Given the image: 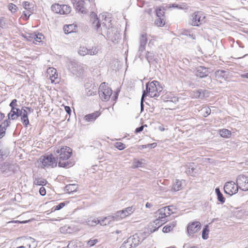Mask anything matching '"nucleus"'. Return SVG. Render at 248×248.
<instances>
[{"instance_id":"nucleus-5","label":"nucleus","mask_w":248,"mask_h":248,"mask_svg":"<svg viewBox=\"0 0 248 248\" xmlns=\"http://www.w3.org/2000/svg\"><path fill=\"white\" fill-rule=\"evenodd\" d=\"M40 161L42 163L43 168L51 167V168L56 167L57 166L58 161L52 154L46 155L43 156V158H40Z\"/></svg>"},{"instance_id":"nucleus-60","label":"nucleus","mask_w":248,"mask_h":248,"mask_svg":"<svg viewBox=\"0 0 248 248\" xmlns=\"http://www.w3.org/2000/svg\"><path fill=\"white\" fill-rule=\"evenodd\" d=\"M109 217H106L104 218V219H103L102 220H100L99 223L100 224V225H102V226H104V225H106L108 224H109V221H108L107 222H106V220L108 219H109Z\"/></svg>"},{"instance_id":"nucleus-37","label":"nucleus","mask_w":248,"mask_h":248,"mask_svg":"<svg viewBox=\"0 0 248 248\" xmlns=\"http://www.w3.org/2000/svg\"><path fill=\"white\" fill-rule=\"evenodd\" d=\"M156 146H157V143L155 142H154L152 143L147 144L146 145H138V149L139 150H142V149L146 148L153 149V148H155Z\"/></svg>"},{"instance_id":"nucleus-12","label":"nucleus","mask_w":248,"mask_h":248,"mask_svg":"<svg viewBox=\"0 0 248 248\" xmlns=\"http://www.w3.org/2000/svg\"><path fill=\"white\" fill-rule=\"evenodd\" d=\"M185 172L187 175L194 176L198 173L197 166L194 163L190 162L186 166Z\"/></svg>"},{"instance_id":"nucleus-62","label":"nucleus","mask_w":248,"mask_h":248,"mask_svg":"<svg viewBox=\"0 0 248 248\" xmlns=\"http://www.w3.org/2000/svg\"><path fill=\"white\" fill-rule=\"evenodd\" d=\"M96 89H95V91H93L92 90H89L88 91H86V94L88 96H92L95 94V93H96Z\"/></svg>"},{"instance_id":"nucleus-8","label":"nucleus","mask_w":248,"mask_h":248,"mask_svg":"<svg viewBox=\"0 0 248 248\" xmlns=\"http://www.w3.org/2000/svg\"><path fill=\"white\" fill-rule=\"evenodd\" d=\"M209 73V68L202 66H198L194 72V74L196 76L200 78H206V82L209 84L212 82L211 77L208 76Z\"/></svg>"},{"instance_id":"nucleus-30","label":"nucleus","mask_w":248,"mask_h":248,"mask_svg":"<svg viewBox=\"0 0 248 248\" xmlns=\"http://www.w3.org/2000/svg\"><path fill=\"white\" fill-rule=\"evenodd\" d=\"M166 9L159 7L155 9V14L157 17H165V13Z\"/></svg>"},{"instance_id":"nucleus-50","label":"nucleus","mask_w":248,"mask_h":248,"mask_svg":"<svg viewBox=\"0 0 248 248\" xmlns=\"http://www.w3.org/2000/svg\"><path fill=\"white\" fill-rule=\"evenodd\" d=\"M17 8V7L13 3H10L8 5L9 10L13 13L16 12Z\"/></svg>"},{"instance_id":"nucleus-64","label":"nucleus","mask_w":248,"mask_h":248,"mask_svg":"<svg viewBox=\"0 0 248 248\" xmlns=\"http://www.w3.org/2000/svg\"><path fill=\"white\" fill-rule=\"evenodd\" d=\"M39 193L41 196H45L46 194V190L45 187H40L39 189Z\"/></svg>"},{"instance_id":"nucleus-47","label":"nucleus","mask_w":248,"mask_h":248,"mask_svg":"<svg viewBox=\"0 0 248 248\" xmlns=\"http://www.w3.org/2000/svg\"><path fill=\"white\" fill-rule=\"evenodd\" d=\"M115 147L119 150H123L126 148L125 145L122 142H117L115 144Z\"/></svg>"},{"instance_id":"nucleus-52","label":"nucleus","mask_w":248,"mask_h":248,"mask_svg":"<svg viewBox=\"0 0 248 248\" xmlns=\"http://www.w3.org/2000/svg\"><path fill=\"white\" fill-rule=\"evenodd\" d=\"M143 163L140 160H135L133 163V168H137L139 167H142Z\"/></svg>"},{"instance_id":"nucleus-48","label":"nucleus","mask_w":248,"mask_h":248,"mask_svg":"<svg viewBox=\"0 0 248 248\" xmlns=\"http://www.w3.org/2000/svg\"><path fill=\"white\" fill-rule=\"evenodd\" d=\"M98 53V49L96 47H93L91 49H88V54L90 55H96Z\"/></svg>"},{"instance_id":"nucleus-22","label":"nucleus","mask_w":248,"mask_h":248,"mask_svg":"<svg viewBox=\"0 0 248 248\" xmlns=\"http://www.w3.org/2000/svg\"><path fill=\"white\" fill-rule=\"evenodd\" d=\"M100 113L98 111H96L93 113L88 114L84 116V119L87 122L94 121L99 115Z\"/></svg>"},{"instance_id":"nucleus-26","label":"nucleus","mask_w":248,"mask_h":248,"mask_svg":"<svg viewBox=\"0 0 248 248\" xmlns=\"http://www.w3.org/2000/svg\"><path fill=\"white\" fill-rule=\"evenodd\" d=\"M18 118L17 115L16 111H10L7 114V118L4 120L5 122L7 121L9 124H11V120H16Z\"/></svg>"},{"instance_id":"nucleus-6","label":"nucleus","mask_w":248,"mask_h":248,"mask_svg":"<svg viewBox=\"0 0 248 248\" xmlns=\"http://www.w3.org/2000/svg\"><path fill=\"white\" fill-rule=\"evenodd\" d=\"M16 243L17 245L25 246L27 247L26 248H36L37 246L35 240L30 236L18 237L16 240Z\"/></svg>"},{"instance_id":"nucleus-19","label":"nucleus","mask_w":248,"mask_h":248,"mask_svg":"<svg viewBox=\"0 0 248 248\" xmlns=\"http://www.w3.org/2000/svg\"><path fill=\"white\" fill-rule=\"evenodd\" d=\"M129 243L132 245L134 248L138 246L140 243V237L138 234H135L134 235L131 236L128 238Z\"/></svg>"},{"instance_id":"nucleus-24","label":"nucleus","mask_w":248,"mask_h":248,"mask_svg":"<svg viewBox=\"0 0 248 248\" xmlns=\"http://www.w3.org/2000/svg\"><path fill=\"white\" fill-rule=\"evenodd\" d=\"M241 187H223L225 193L232 196L237 193Z\"/></svg>"},{"instance_id":"nucleus-49","label":"nucleus","mask_w":248,"mask_h":248,"mask_svg":"<svg viewBox=\"0 0 248 248\" xmlns=\"http://www.w3.org/2000/svg\"><path fill=\"white\" fill-rule=\"evenodd\" d=\"M120 248H134L131 243H129L128 239L126 242H124Z\"/></svg>"},{"instance_id":"nucleus-53","label":"nucleus","mask_w":248,"mask_h":248,"mask_svg":"<svg viewBox=\"0 0 248 248\" xmlns=\"http://www.w3.org/2000/svg\"><path fill=\"white\" fill-rule=\"evenodd\" d=\"M183 185L185 184V180H181V181L176 179L175 183L172 186H182Z\"/></svg>"},{"instance_id":"nucleus-31","label":"nucleus","mask_w":248,"mask_h":248,"mask_svg":"<svg viewBox=\"0 0 248 248\" xmlns=\"http://www.w3.org/2000/svg\"><path fill=\"white\" fill-rule=\"evenodd\" d=\"M215 192L217 196V200L220 202L221 203H223L225 202V199L224 197L223 194L221 193L219 188L217 187L215 189Z\"/></svg>"},{"instance_id":"nucleus-27","label":"nucleus","mask_w":248,"mask_h":248,"mask_svg":"<svg viewBox=\"0 0 248 248\" xmlns=\"http://www.w3.org/2000/svg\"><path fill=\"white\" fill-rule=\"evenodd\" d=\"M9 154L8 148H4L0 146V160H3L6 158Z\"/></svg>"},{"instance_id":"nucleus-25","label":"nucleus","mask_w":248,"mask_h":248,"mask_svg":"<svg viewBox=\"0 0 248 248\" xmlns=\"http://www.w3.org/2000/svg\"><path fill=\"white\" fill-rule=\"evenodd\" d=\"M146 59L150 64L153 63V62H155V63L158 62V60L155 58V54L153 52L147 51Z\"/></svg>"},{"instance_id":"nucleus-21","label":"nucleus","mask_w":248,"mask_h":248,"mask_svg":"<svg viewBox=\"0 0 248 248\" xmlns=\"http://www.w3.org/2000/svg\"><path fill=\"white\" fill-rule=\"evenodd\" d=\"M10 126L7 121H4L0 124V139H2L5 136L7 128Z\"/></svg>"},{"instance_id":"nucleus-46","label":"nucleus","mask_w":248,"mask_h":248,"mask_svg":"<svg viewBox=\"0 0 248 248\" xmlns=\"http://www.w3.org/2000/svg\"><path fill=\"white\" fill-rule=\"evenodd\" d=\"M78 53L79 55L82 56L88 55V48L84 46L80 47L78 51Z\"/></svg>"},{"instance_id":"nucleus-41","label":"nucleus","mask_w":248,"mask_h":248,"mask_svg":"<svg viewBox=\"0 0 248 248\" xmlns=\"http://www.w3.org/2000/svg\"><path fill=\"white\" fill-rule=\"evenodd\" d=\"M209 231L208 226H205L202 231V238L203 239L206 240L208 238Z\"/></svg>"},{"instance_id":"nucleus-55","label":"nucleus","mask_w":248,"mask_h":248,"mask_svg":"<svg viewBox=\"0 0 248 248\" xmlns=\"http://www.w3.org/2000/svg\"><path fill=\"white\" fill-rule=\"evenodd\" d=\"M185 5H179L176 3H172L171 4L170 7H172L174 8H177L179 9H185Z\"/></svg>"},{"instance_id":"nucleus-16","label":"nucleus","mask_w":248,"mask_h":248,"mask_svg":"<svg viewBox=\"0 0 248 248\" xmlns=\"http://www.w3.org/2000/svg\"><path fill=\"white\" fill-rule=\"evenodd\" d=\"M85 2L82 0H75L74 6L77 11L82 14H85L87 10L84 7Z\"/></svg>"},{"instance_id":"nucleus-28","label":"nucleus","mask_w":248,"mask_h":248,"mask_svg":"<svg viewBox=\"0 0 248 248\" xmlns=\"http://www.w3.org/2000/svg\"><path fill=\"white\" fill-rule=\"evenodd\" d=\"M34 185L39 186H45L48 184L47 181L42 177L36 178L33 182Z\"/></svg>"},{"instance_id":"nucleus-57","label":"nucleus","mask_w":248,"mask_h":248,"mask_svg":"<svg viewBox=\"0 0 248 248\" xmlns=\"http://www.w3.org/2000/svg\"><path fill=\"white\" fill-rule=\"evenodd\" d=\"M173 207V205H171L163 207L164 208H165V212H166L168 216H169L170 215V212H171V213H173V212H172V209L170 208L171 207Z\"/></svg>"},{"instance_id":"nucleus-10","label":"nucleus","mask_w":248,"mask_h":248,"mask_svg":"<svg viewBox=\"0 0 248 248\" xmlns=\"http://www.w3.org/2000/svg\"><path fill=\"white\" fill-rule=\"evenodd\" d=\"M201 225L199 221H194L188 223L187 226V233L190 236L197 232L201 228Z\"/></svg>"},{"instance_id":"nucleus-23","label":"nucleus","mask_w":248,"mask_h":248,"mask_svg":"<svg viewBox=\"0 0 248 248\" xmlns=\"http://www.w3.org/2000/svg\"><path fill=\"white\" fill-rule=\"evenodd\" d=\"M77 25L72 24L65 25L63 27V31L65 34H69L72 32H76Z\"/></svg>"},{"instance_id":"nucleus-59","label":"nucleus","mask_w":248,"mask_h":248,"mask_svg":"<svg viewBox=\"0 0 248 248\" xmlns=\"http://www.w3.org/2000/svg\"><path fill=\"white\" fill-rule=\"evenodd\" d=\"M150 94L151 93L147 87L145 88V90H143L142 95L143 96V97H146L148 95L150 96Z\"/></svg>"},{"instance_id":"nucleus-9","label":"nucleus","mask_w":248,"mask_h":248,"mask_svg":"<svg viewBox=\"0 0 248 248\" xmlns=\"http://www.w3.org/2000/svg\"><path fill=\"white\" fill-rule=\"evenodd\" d=\"M51 10L60 15H66L70 13L71 7L66 4H60L59 3L53 4L51 6Z\"/></svg>"},{"instance_id":"nucleus-40","label":"nucleus","mask_w":248,"mask_h":248,"mask_svg":"<svg viewBox=\"0 0 248 248\" xmlns=\"http://www.w3.org/2000/svg\"><path fill=\"white\" fill-rule=\"evenodd\" d=\"M33 39L35 41L41 42L42 40L44 38V36L42 33H38L36 34L33 33Z\"/></svg>"},{"instance_id":"nucleus-32","label":"nucleus","mask_w":248,"mask_h":248,"mask_svg":"<svg viewBox=\"0 0 248 248\" xmlns=\"http://www.w3.org/2000/svg\"><path fill=\"white\" fill-rule=\"evenodd\" d=\"M219 134L222 138H228L231 137V132L227 129H222L219 130Z\"/></svg>"},{"instance_id":"nucleus-33","label":"nucleus","mask_w":248,"mask_h":248,"mask_svg":"<svg viewBox=\"0 0 248 248\" xmlns=\"http://www.w3.org/2000/svg\"><path fill=\"white\" fill-rule=\"evenodd\" d=\"M60 232L62 233H71L73 230L69 226L65 225L60 228Z\"/></svg>"},{"instance_id":"nucleus-20","label":"nucleus","mask_w":248,"mask_h":248,"mask_svg":"<svg viewBox=\"0 0 248 248\" xmlns=\"http://www.w3.org/2000/svg\"><path fill=\"white\" fill-rule=\"evenodd\" d=\"M90 16L92 20H93V25L94 29L96 30H98L101 27V24L99 21L96 14L95 13L92 12L91 13Z\"/></svg>"},{"instance_id":"nucleus-44","label":"nucleus","mask_w":248,"mask_h":248,"mask_svg":"<svg viewBox=\"0 0 248 248\" xmlns=\"http://www.w3.org/2000/svg\"><path fill=\"white\" fill-rule=\"evenodd\" d=\"M147 42V34H143L141 35L140 38V45H146Z\"/></svg>"},{"instance_id":"nucleus-54","label":"nucleus","mask_w":248,"mask_h":248,"mask_svg":"<svg viewBox=\"0 0 248 248\" xmlns=\"http://www.w3.org/2000/svg\"><path fill=\"white\" fill-rule=\"evenodd\" d=\"M22 36L28 41H31L33 39V33L28 34H22Z\"/></svg>"},{"instance_id":"nucleus-1","label":"nucleus","mask_w":248,"mask_h":248,"mask_svg":"<svg viewBox=\"0 0 248 248\" xmlns=\"http://www.w3.org/2000/svg\"><path fill=\"white\" fill-rule=\"evenodd\" d=\"M54 153L58 161L59 167L66 169L75 164L74 161L69 160L72 154V150L70 147L63 146L60 149H57Z\"/></svg>"},{"instance_id":"nucleus-61","label":"nucleus","mask_w":248,"mask_h":248,"mask_svg":"<svg viewBox=\"0 0 248 248\" xmlns=\"http://www.w3.org/2000/svg\"><path fill=\"white\" fill-rule=\"evenodd\" d=\"M172 228L171 226H165L163 227L162 231L164 232H170L171 230H172Z\"/></svg>"},{"instance_id":"nucleus-38","label":"nucleus","mask_w":248,"mask_h":248,"mask_svg":"<svg viewBox=\"0 0 248 248\" xmlns=\"http://www.w3.org/2000/svg\"><path fill=\"white\" fill-rule=\"evenodd\" d=\"M64 193H68L69 194H73L77 192V188H74V187H64L63 188Z\"/></svg>"},{"instance_id":"nucleus-51","label":"nucleus","mask_w":248,"mask_h":248,"mask_svg":"<svg viewBox=\"0 0 248 248\" xmlns=\"http://www.w3.org/2000/svg\"><path fill=\"white\" fill-rule=\"evenodd\" d=\"M32 5V4H31L28 1H24L23 3V7L27 10H30L31 8H33Z\"/></svg>"},{"instance_id":"nucleus-39","label":"nucleus","mask_w":248,"mask_h":248,"mask_svg":"<svg viewBox=\"0 0 248 248\" xmlns=\"http://www.w3.org/2000/svg\"><path fill=\"white\" fill-rule=\"evenodd\" d=\"M21 121L25 127H27L30 124L28 116L21 115Z\"/></svg>"},{"instance_id":"nucleus-4","label":"nucleus","mask_w":248,"mask_h":248,"mask_svg":"<svg viewBox=\"0 0 248 248\" xmlns=\"http://www.w3.org/2000/svg\"><path fill=\"white\" fill-rule=\"evenodd\" d=\"M98 93L103 101H108L112 93V91L105 82L102 83L98 89Z\"/></svg>"},{"instance_id":"nucleus-17","label":"nucleus","mask_w":248,"mask_h":248,"mask_svg":"<svg viewBox=\"0 0 248 248\" xmlns=\"http://www.w3.org/2000/svg\"><path fill=\"white\" fill-rule=\"evenodd\" d=\"M248 184V177L245 175H239L236 180V186H245Z\"/></svg>"},{"instance_id":"nucleus-45","label":"nucleus","mask_w":248,"mask_h":248,"mask_svg":"<svg viewBox=\"0 0 248 248\" xmlns=\"http://www.w3.org/2000/svg\"><path fill=\"white\" fill-rule=\"evenodd\" d=\"M66 205L65 202H62L56 206H54L52 208V211L60 210L62 209Z\"/></svg>"},{"instance_id":"nucleus-11","label":"nucleus","mask_w":248,"mask_h":248,"mask_svg":"<svg viewBox=\"0 0 248 248\" xmlns=\"http://www.w3.org/2000/svg\"><path fill=\"white\" fill-rule=\"evenodd\" d=\"M0 171L4 175L9 176L14 173V166L8 162H4L0 167Z\"/></svg>"},{"instance_id":"nucleus-3","label":"nucleus","mask_w":248,"mask_h":248,"mask_svg":"<svg viewBox=\"0 0 248 248\" xmlns=\"http://www.w3.org/2000/svg\"><path fill=\"white\" fill-rule=\"evenodd\" d=\"M145 87H147L150 91L151 97H158L160 92L162 91V87L159 82L156 80L147 83Z\"/></svg>"},{"instance_id":"nucleus-43","label":"nucleus","mask_w":248,"mask_h":248,"mask_svg":"<svg viewBox=\"0 0 248 248\" xmlns=\"http://www.w3.org/2000/svg\"><path fill=\"white\" fill-rule=\"evenodd\" d=\"M127 216L131 215L135 210V207L133 206L128 207L124 209Z\"/></svg>"},{"instance_id":"nucleus-14","label":"nucleus","mask_w":248,"mask_h":248,"mask_svg":"<svg viewBox=\"0 0 248 248\" xmlns=\"http://www.w3.org/2000/svg\"><path fill=\"white\" fill-rule=\"evenodd\" d=\"M107 37L113 42H117L120 37V34L119 32L115 31V29H111V31H107Z\"/></svg>"},{"instance_id":"nucleus-34","label":"nucleus","mask_w":248,"mask_h":248,"mask_svg":"<svg viewBox=\"0 0 248 248\" xmlns=\"http://www.w3.org/2000/svg\"><path fill=\"white\" fill-rule=\"evenodd\" d=\"M182 35L186 36L192 38L193 40L196 39V35L189 30H185L181 33Z\"/></svg>"},{"instance_id":"nucleus-15","label":"nucleus","mask_w":248,"mask_h":248,"mask_svg":"<svg viewBox=\"0 0 248 248\" xmlns=\"http://www.w3.org/2000/svg\"><path fill=\"white\" fill-rule=\"evenodd\" d=\"M156 214H158L159 216L158 217V218L155 219L154 222L155 223V224H157L159 223V222L161 221L162 222L161 223V224H164V222L165 221V218L166 217H168V215L165 212V208H161L158 210L157 212L156 213Z\"/></svg>"},{"instance_id":"nucleus-42","label":"nucleus","mask_w":248,"mask_h":248,"mask_svg":"<svg viewBox=\"0 0 248 248\" xmlns=\"http://www.w3.org/2000/svg\"><path fill=\"white\" fill-rule=\"evenodd\" d=\"M100 222V220L96 219V218H93V219H88V221L87 222V223L88 225L91 226H95L97 224H99Z\"/></svg>"},{"instance_id":"nucleus-2","label":"nucleus","mask_w":248,"mask_h":248,"mask_svg":"<svg viewBox=\"0 0 248 248\" xmlns=\"http://www.w3.org/2000/svg\"><path fill=\"white\" fill-rule=\"evenodd\" d=\"M205 16L202 11H196L189 16L188 24L199 27L205 23Z\"/></svg>"},{"instance_id":"nucleus-63","label":"nucleus","mask_w":248,"mask_h":248,"mask_svg":"<svg viewBox=\"0 0 248 248\" xmlns=\"http://www.w3.org/2000/svg\"><path fill=\"white\" fill-rule=\"evenodd\" d=\"M205 111L203 114V116L206 117L208 116L211 113V109L209 108H205Z\"/></svg>"},{"instance_id":"nucleus-58","label":"nucleus","mask_w":248,"mask_h":248,"mask_svg":"<svg viewBox=\"0 0 248 248\" xmlns=\"http://www.w3.org/2000/svg\"><path fill=\"white\" fill-rule=\"evenodd\" d=\"M144 127H147V125L144 124V125H141L139 127H137V128H136V129L135 130V133L136 134L140 133V132L143 131Z\"/></svg>"},{"instance_id":"nucleus-29","label":"nucleus","mask_w":248,"mask_h":248,"mask_svg":"<svg viewBox=\"0 0 248 248\" xmlns=\"http://www.w3.org/2000/svg\"><path fill=\"white\" fill-rule=\"evenodd\" d=\"M126 217H127V215L123 209L115 213L114 216H113L112 217L115 218L116 220H119L124 218Z\"/></svg>"},{"instance_id":"nucleus-13","label":"nucleus","mask_w":248,"mask_h":248,"mask_svg":"<svg viewBox=\"0 0 248 248\" xmlns=\"http://www.w3.org/2000/svg\"><path fill=\"white\" fill-rule=\"evenodd\" d=\"M229 72L223 70H218L215 72V76L217 81L222 82L228 78Z\"/></svg>"},{"instance_id":"nucleus-35","label":"nucleus","mask_w":248,"mask_h":248,"mask_svg":"<svg viewBox=\"0 0 248 248\" xmlns=\"http://www.w3.org/2000/svg\"><path fill=\"white\" fill-rule=\"evenodd\" d=\"M155 24L158 27H163L165 25V17H157L155 21Z\"/></svg>"},{"instance_id":"nucleus-56","label":"nucleus","mask_w":248,"mask_h":248,"mask_svg":"<svg viewBox=\"0 0 248 248\" xmlns=\"http://www.w3.org/2000/svg\"><path fill=\"white\" fill-rule=\"evenodd\" d=\"M98 242L97 239H90L88 241L87 244L90 247L93 246L95 244H96Z\"/></svg>"},{"instance_id":"nucleus-7","label":"nucleus","mask_w":248,"mask_h":248,"mask_svg":"<svg viewBox=\"0 0 248 248\" xmlns=\"http://www.w3.org/2000/svg\"><path fill=\"white\" fill-rule=\"evenodd\" d=\"M69 71L77 77L80 76L83 72L82 66L75 61H71L67 64Z\"/></svg>"},{"instance_id":"nucleus-18","label":"nucleus","mask_w":248,"mask_h":248,"mask_svg":"<svg viewBox=\"0 0 248 248\" xmlns=\"http://www.w3.org/2000/svg\"><path fill=\"white\" fill-rule=\"evenodd\" d=\"M105 20L106 22H108V23H104L103 22L102 25V27L101 28V34L103 35V36H105L104 34L103 33V31L104 30V33H105L107 34V32L108 31H111L110 28H112L111 23V20L109 19V18H107L106 16L105 18Z\"/></svg>"},{"instance_id":"nucleus-36","label":"nucleus","mask_w":248,"mask_h":248,"mask_svg":"<svg viewBox=\"0 0 248 248\" xmlns=\"http://www.w3.org/2000/svg\"><path fill=\"white\" fill-rule=\"evenodd\" d=\"M206 90L199 89L194 93V95L196 98L202 99L205 96V92Z\"/></svg>"}]
</instances>
